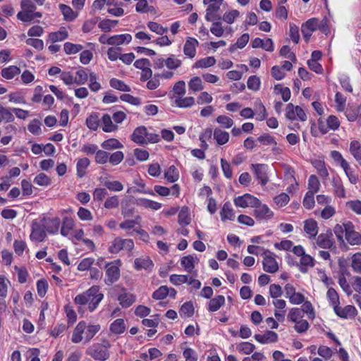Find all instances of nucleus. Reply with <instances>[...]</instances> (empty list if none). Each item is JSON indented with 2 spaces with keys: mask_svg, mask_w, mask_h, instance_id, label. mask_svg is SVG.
Masks as SVG:
<instances>
[{
  "mask_svg": "<svg viewBox=\"0 0 361 361\" xmlns=\"http://www.w3.org/2000/svg\"><path fill=\"white\" fill-rule=\"evenodd\" d=\"M255 348V345L249 342H242L237 346V349L239 352H242L246 355L252 353Z\"/></svg>",
  "mask_w": 361,
  "mask_h": 361,
  "instance_id": "62",
  "label": "nucleus"
},
{
  "mask_svg": "<svg viewBox=\"0 0 361 361\" xmlns=\"http://www.w3.org/2000/svg\"><path fill=\"white\" fill-rule=\"evenodd\" d=\"M100 325H86L85 331V342H89L94 335L100 330Z\"/></svg>",
  "mask_w": 361,
  "mask_h": 361,
  "instance_id": "48",
  "label": "nucleus"
},
{
  "mask_svg": "<svg viewBox=\"0 0 361 361\" xmlns=\"http://www.w3.org/2000/svg\"><path fill=\"white\" fill-rule=\"evenodd\" d=\"M333 187L334 190V193L336 196H338L340 198L345 197V190L342 183L341 180L339 178H334Z\"/></svg>",
  "mask_w": 361,
  "mask_h": 361,
  "instance_id": "38",
  "label": "nucleus"
},
{
  "mask_svg": "<svg viewBox=\"0 0 361 361\" xmlns=\"http://www.w3.org/2000/svg\"><path fill=\"white\" fill-rule=\"evenodd\" d=\"M135 269H145L151 271L154 267L152 261L149 257L136 258L134 262Z\"/></svg>",
  "mask_w": 361,
  "mask_h": 361,
  "instance_id": "19",
  "label": "nucleus"
},
{
  "mask_svg": "<svg viewBox=\"0 0 361 361\" xmlns=\"http://www.w3.org/2000/svg\"><path fill=\"white\" fill-rule=\"evenodd\" d=\"M135 212V207L130 202H123L121 205V214L124 217L132 216Z\"/></svg>",
  "mask_w": 361,
  "mask_h": 361,
  "instance_id": "59",
  "label": "nucleus"
},
{
  "mask_svg": "<svg viewBox=\"0 0 361 361\" xmlns=\"http://www.w3.org/2000/svg\"><path fill=\"white\" fill-rule=\"evenodd\" d=\"M349 151L354 159L361 165V143L357 140L351 141Z\"/></svg>",
  "mask_w": 361,
  "mask_h": 361,
  "instance_id": "23",
  "label": "nucleus"
},
{
  "mask_svg": "<svg viewBox=\"0 0 361 361\" xmlns=\"http://www.w3.org/2000/svg\"><path fill=\"white\" fill-rule=\"evenodd\" d=\"M132 40L130 34L117 35L111 37V45H121L124 43L128 44Z\"/></svg>",
  "mask_w": 361,
  "mask_h": 361,
  "instance_id": "32",
  "label": "nucleus"
},
{
  "mask_svg": "<svg viewBox=\"0 0 361 361\" xmlns=\"http://www.w3.org/2000/svg\"><path fill=\"white\" fill-rule=\"evenodd\" d=\"M174 102L179 108H188L194 105L195 99L192 97H178L175 99Z\"/></svg>",
  "mask_w": 361,
  "mask_h": 361,
  "instance_id": "43",
  "label": "nucleus"
},
{
  "mask_svg": "<svg viewBox=\"0 0 361 361\" xmlns=\"http://www.w3.org/2000/svg\"><path fill=\"white\" fill-rule=\"evenodd\" d=\"M226 31L228 33L233 32V30L231 27H226ZM210 32L216 37H221L224 35L225 30L222 27V24L221 22L216 21L212 24V26L210 27Z\"/></svg>",
  "mask_w": 361,
  "mask_h": 361,
  "instance_id": "24",
  "label": "nucleus"
},
{
  "mask_svg": "<svg viewBox=\"0 0 361 361\" xmlns=\"http://www.w3.org/2000/svg\"><path fill=\"white\" fill-rule=\"evenodd\" d=\"M178 177V172L174 166H171L165 173V178L171 183L176 181Z\"/></svg>",
  "mask_w": 361,
  "mask_h": 361,
  "instance_id": "57",
  "label": "nucleus"
},
{
  "mask_svg": "<svg viewBox=\"0 0 361 361\" xmlns=\"http://www.w3.org/2000/svg\"><path fill=\"white\" fill-rule=\"evenodd\" d=\"M326 296L330 302V304L334 307L339 305V297L337 292L332 288H329Z\"/></svg>",
  "mask_w": 361,
  "mask_h": 361,
  "instance_id": "56",
  "label": "nucleus"
},
{
  "mask_svg": "<svg viewBox=\"0 0 361 361\" xmlns=\"http://www.w3.org/2000/svg\"><path fill=\"white\" fill-rule=\"evenodd\" d=\"M216 63V59L213 56H208L197 61L193 68H206L214 66Z\"/></svg>",
  "mask_w": 361,
  "mask_h": 361,
  "instance_id": "34",
  "label": "nucleus"
},
{
  "mask_svg": "<svg viewBox=\"0 0 361 361\" xmlns=\"http://www.w3.org/2000/svg\"><path fill=\"white\" fill-rule=\"evenodd\" d=\"M317 247L330 250L335 247V240L331 230L329 229L324 233H320L316 238Z\"/></svg>",
  "mask_w": 361,
  "mask_h": 361,
  "instance_id": "5",
  "label": "nucleus"
},
{
  "mask_svg": "<svg viewBox=\"0 0 361 361\" xmlns=\"http://www.w3.org/2000/svg\"><path fill=\"white\" fill-rule=\"evenodd\" d=\"M346 233L345 239L348 243L351 245H361V233L355 231L353 225L351 222L346 223Z\"/></svg>",
  "mask_w": 361,
  "mask_h": 361,
  "instance_id": "12",
  "label": "nucleus"
},
{
  "mask_svg": "<svg viewBox=\"0 0 361 361\" xmlns=\"http://www.w3.org/2000/svg\"><path fill=\"white\" fill-rule=\"evenodd\" d=\"M169 294V288L166 286H160L152 294V298L156 300H161L165 298Z\"/></svg>",
  "mask_w": 361,
  "mask_h": 361,
  "instance_id": "61",
  "label": "nucleus"
},
{
  "mask_svg": "<svg viewBox=\"0 0 361 361\" xmlns=\"http://www.w3.org/2000/svg\"><path fill=\"white\" fill-rule=\"evenodd\" d=\"M121 261L116 260L109 263L106 265V279L105 283L107 285H111L117 281L120 278V267Z\"/></svg>",
  "mask_w": 361,
  "mask_h": 361,
  "instance_id": "4",
  "label": "nucleus"
},
{
  "mask_svg": "<svg viewBox=\"0 0 361 361\" xmlns=\"http://www.w3.org/2000/svg\"><path fill=\"white\" fill-rule=\"evenodd\" d=\"M146 127L141 126L136 128L133 134L131 135V140L140 145H145L147 144L146 137Z\"/></svg>",
  "mask_w": 361,
  "mask_h": 361,
  "instance_id": "16",
  "label": "nucleus"
},
{
  "mask_svg": "<svg viewBox=\"0 0 361 361\" xmlns=\"http://www.w3.org/2000/svg\"><path fill=\"white\" fill-rule=\"evenodd\" d=\"M125 329V322L122 319H116L110 326L111 331L115 334H121L124 332Z\"/></svg>",
  "mask_w": 361,
  "mask_h": 361,
  "instance_id": "41",
  "label": "nucleus"
},
{
  "mask_svg": "<svg viewBox=\"0 0 361 361\" xmlns=\"http://www.w3.org/2000/svg\"><path fill=\"white\" fill-rule=\"evenodd\" d=\"M118 23V21L117 20L104 19L99 23L98 27L102 31L108 32H110L113 27H116Z\"/></svg>",
  "mask_w": 361,
  "mask_h": 361,
  "instance_id": "39",
  "label": "nucleus"
},
{
  "mask_svg": "<svg viewBox=\"0 0 361 361\" xmlns=\"http://www.w3.org/2000/svg\"><path fill=\"white\" fill-rule=\"evenodd\" d=\"M133 247L134 243L133 240L123 239L117 237L111 242V245L109 247V251L110 253L116 254L123 249L127 251H131Z\"/></svg>",
  "mask_w": 361,
  "mask_h": 361,
  "instance_id": "3",
  "label": "nucleus"
},
{
  "mask_svg": "<svg viewBox=\"0 0 361 361\" xmlns=\"http://www.w3.org/2000/svg\"><path fill=\"white\" fill-rule=\"evenodd\" d=\"M74 221L71 218L65 217L63 219L62 226L61 228V234L67 236L71 231L73 228Z\"/></svg>",
  "mask_w": 361,
  "mask_h": 361,
  "instance_id": "44",
  "label": "nucleus"
},
{
  "mask_svg": "<svg viewBox=\"0 0 361 361\" xmlns=\"http://www.w3.org/2000/svg\"><path fill=\"white\" fill-rule=\"evenodd\" d=\"M178 221L180 225H189L191 222L190 210L188 207H183L178 214Z\"/></svg>",
  "mask_w": 361,
  "mask_h": 361,
  "instance_id": "30",
  "label": "nucleus"
},
{
  "mask_svg": "<svg viewBox=\"0 0 361 361\" xmlns=\"http://www.w3.org/2000/svg\"><path fill=\"white\" fill-rule=\"evenodd\" d=\"M318 226L315 220L307 219L304 223V231L309 235L310 238H315L318 233Z\"/></svg>",
  "mask_w": 361,
  "mask_h": 361,
  "instance_id": "20",
  "label": "nucleus"
},
{
  "mask_svg": "<svg viewBox=\"0 0 361 361\" xmlns=\"http://www.w3.org/2000/svg\"><path fill=\"white\" fill-rule=\"evenodd\" d=\"M254 216L258 221H267L274 216L273 212L267 205L261 203L259 200V204L254 207Z\"/></svg>",
  "mask_w": 361,
  "mask_h": 361,
  "instance_id": "6",
  "label": "nucleus"
},
{
  "mask_svg": "<svg viewBox=\"0 0 361 361\" xmlns=\"http://www.w3.org/2000/svg\"><path fill=\"white\" fill-rule=\"evenodd\" d=\"M198 259L193 255H187L181 259V265L188 273H191L195 268V264H197Z\"/></svg>",
  "mask_w": 361,
  "mask_h": 361,
  "instance_id": "21",
  "label": "nucleus"
},
{
  "mask_svg": "<svg viewBox=\"0 0 361 361\" xmlns=\"http://www.w3.org/2000/svg\"><path fill=\"white\" fill-rule=\"evenodd\" d=\"M137 204L145 207V208H150L154 210H158L161 207V204L148 200L145 198H140L137 200Z\"/></svg>",
  "mask_w": 361,
  "mask_h": 361,
  "instance_id": "35",
  "label": "nucleus"
},
{
  "mask_svg": "<svg viewBox=\"0 0 361 361\" xmlns=\"http://www.w3.org/2000/svg\"><path fill=\"white\" fill-rule=\"evenodd\" d=\"M251 166L254 171L255 178L259 180V183L262 185H265L269 181L267 165L264 164H253Z\"/></svg>",
  "mask_w": 361,
  "mask_h": 361,
  "instance_id": "11",
  "label": "nucleus"
},
{
  "mask_svg": "<svg viewBox=\"0 0 361 361\" xmlns=\"http://www.w3.org/2000/svg\"><path fill=\"white\" fill-rule=\"evenodd\" d=\"M351 267L356 273L361 274V253L357 252L352 257Z\"/></svg>",
  "mask_w": 361,
  "mask_h": 361,
  "instance_id": "55",
  "label": "nucleus"
},
{
  "mask_svg": "<svg viewBox=\"0 0 361 361\" xmlns=\"http://www.w3.org/2000/svg\"><path fill=\"white\" fill-rule=\"evenodd\" d=\"M83 49L81 44H73L71 42H66L63 46L64 51L67 54H75L80 51Z\"/></svg>",
  "mask_w": 361,
  "mask_h": 361,
  "instance_id": "50",
  "label": "nucleus"
},
{
  "mask_svg": "<svg viewBox=\"0 0 361 361\" xmlns=\"http://www.w3.org/2000/svg\"><path fill=\"white\" fill-rule=\"evenodd\" d=\"M220 215L222 221L234 219V213L230 202L224 203Z\"/></svg>",
  "mask_w": 361,
  "mask_h": 361,
  "instance_id": "31",
  "label": "nucleus"
},
{
  "mask_svg": "<svg viewBox=\"0 0 361 361\" xmlns=\"http://www.w3.org/2000/svg\"><path fill=\"white\" fill-rule=\"evenodd\" d=\"M124 159V154L121 151H116L112 154H109V161L113 166L118 165Z\"/></svg>",
  "mask_w": 361,
  "mask_h": 361,
  "instance_id": "58",
  "label": "nucleus"
},
{
  "mask_svg": "<svg viewBox=\"0 0 361 361\" xmlns=\"http://www.w3.org/2000/svg\"><path fill=\"white\" fill-rule=\"evenodd\" d=\"M110 344L108 341L104 340L102 343H94L86 350V354L93 359L99 361H105L109 357L108 351Z\"/></svg>",
  "mask_w": 361,
  "mask_h": 361,
  "instance_id": "2",
  "label": "nucleus"
},
{
  "mask_svg": "<svg viewBox=\"0 0 361 361\" xmlns=\"http://www.w3.org/2000/svg\"><path fill=\"white\" fill-rule=\"evenodd\" d=\"M225 303V298L223 295H217L210 300L208 304V310L209 312H216L220 309Z\"/></svg>",
  "mask_w": 361,
  "mask_h": 361,
  "instance_id": "27",
  "label": "nucleus"
},
{
  "mask_svg": "<svg viewBox=\"0 0 361 361\" xmlns=\"http://www.w3.org/2000/svg\"><path fill=\"white\" fill-rule=\"evenodd\" d=\"M240 16V12L238 10L233 9L230 11L226 12L223 15V20L228 23L232 24L235 22V19Z\"/></svg>",
  "mask_w": 361,
  "mask_h": 361,
  "instance_id": "52",
  "label": "nucleus"
},
{
  "mask_svg": "<svg viewBox=\"0 0 361 361\" xmlns=\"http://www.w3.org/2000/svg\"><path fill=\"white\" fill-rule=\"evenodd\" d=\"M255 338L261 343H274L278 340V335L272 331H267L264 334H255Z\"/></svg>",
  "mask_w": 361,
  "mask_h": 361,
  "instance_id": "17",
  "label": "nucleus"
},
{
  "mask_svg": "<svg viewBox=\"0 0 361 361\" xmlns=\"http://www.w3.org/2000/svg\"><path fill=\"white\" fill-rule=\"evenodd\" d=\"M112 117H111L109 114H104L102 118L103 127L102 130L104 132L110 133L116 131L118 129V126L116 124H114L112 122Z\"/></svg>",
  "mask_w": 361,
  "mask_h": 361,
  "instance_id": "28",
  "label": "nucleus"
},
{
  "mask_svg": "<svg viewBox=\"0 0 361 361\" xmlns=\"http://www.w3.org/2000/svg\"><path fill=\"white\" fill-rule=\"evenodd\" d=\"M302 317V310H300V308H292L288 314V319L293 322H296Z\"/></svg>",
  "mask_w": 361,
  "mask_h": 361,
  "instance_id": "60",
  "label": "nucleus"
},
{
  "mask_svg": "<svg viewBox=\"0 0 361 361\" xmlns=\"http://www.w3.org/2000/svg\"><path fill=\"white\" fill-rule=\"evenodd\" d=\"M214 139L219 145H223L229 140V133L220 128H215L213 133Z\"/></svg>",
  "mask_w": 361,
  "mask_h": 361,
  "instance_id": "22",
  "label": "nucleus"
},
{
  "mask_svg": "<svg viewBox=\"0 0 361 361\" xmlns=\"http://www.w3.org/2000/svg\"><path fill=\"white\" fill-rule=\"evenodd\" d=\"M118 300L123 308H127L135 302V296L130 293H123L119 295Z\"/></svg>",
  "mask_w": 361,
  "mask_h": 361,
  "instance_id": "26",
  "label": "nucleus"
},
{
  "mask_svg": "<svg viewBox=\"0 0 361 361\" xmlns=\"http://www.w3.org/2000/svg\"><path fill=\"white\" fill-rule=\"evenodd\" d=\"M110 86L116 90L123 92H130V87L125 84L122 80L116 78H112L109 81Z\"/></svg>",
  "mask_w": 361,
  "mask_h": 361,
  "instance_id": "47",
  "label": "nucleus"
},
{
  "mask_svg": "<svg viewBox=\"0 0 361 361\" xmlns=\"http://www.w3.org/2000/svg\"><path fill=\"white\" fill-rule=\"evenodd\" d=\"M234 203L236 207L245 208L254 207L259 204V199L250 194H245L234 199Z\"/></svg>",
  "mask_w": 361,
  "mask_h": 361,
  "instance_id": "10",
  "label": "nucleus"
},
{
  "mask_svg": "<svg viewBox=\"0 0 361 361\" xmlns=\"http://www.w3.org/2000/svg\"><path fill=\"white\" fill-rule=\"evenodd\" d=\"M88 79V73L86 70L83 68H80L75 73V77L74 78V82L78 85H84Z\"/></svg>",
  "mask_w": 361,
  "mask_h": 361,
  "instance_id": "45",
  "label": "nucleus"
},
{
  "mask_svg": "<svg viewBox=\"0 0 361 361\" xmlns=\"http://www.w3.org/2000/svg\"><path fill=\"white\" fill-rule=\"evenodd\" d=\"M87 290H93L92 294H90L87 302L89 310L93 312L102 300L104 295L99 291V286H97L91 287Z\"/></svg>",
  "mask_w": 361,
  "mask_h": 361,
  "instance_id": "8",
  "label": "nucleus"
},
{
  "mask_svg": "<svg viewBox=\"0 0 361 361\" xmlns=\"http://www.w3.org/2000/svg\"><path fill=\"white\" fill-rule=\"evenodd\" d=\"M34 183L39 186H48L51 184V178L44 173H40L34 178Z\"/></svg>",
  "mask_w": 361,
  "mask_h": 361,
  "instance_id": "51",
  "label": "nucleus"
},
{
  "mask_svg": "<svg viewBox=\"0 0 361 361\" xmlns=\"http://www.w3.org/2000/svg\"><path fill=\"white\" fill-rule=\"evenodd\" d=\"M180 316H185L187 317H190L194 314V307L190 302H185L180 309Z\"/></svg>",
  "mask_w": 361,
  "mask_h": 361,
  "instance_id": "53",
  "label": "nucleus"
},
{
  "mask_svg": "<svg viewBox=\"0 0 361 361\" xmlns=\"http://www.w3.org/2000/svg\"><path fill=\"white\" fill-rule=\"evenodd\" d=\"M300 264L302 267L300 268V271L302 273H305L307 270L304 267H314V260L310 255L305 253L300 258Z\"/></svg>",
  "mask_w": 361,
  "mask_h": 361,
  "instance_id": "49",
  "label": "nucleus"
},
{
  "mask_svg": "<svg viewBox=\"0 0 361 361\" xmlns=\"http://www.w3.org/2000/svg\"><path fill=\"white\" fill-rule=\"evenodd\" d=\"M90 161L89 159L84 157L79 159L77 161V176L79 178H82L86 173V169L90 166Z\"/></svg>",
  "mask_w": 361,
  "mask_h": 361,
  "instance_id": "29",
  "label": "nucleus"
},
{
  "mask_svg": "<svg viewBox=\"0 0 361 361\" xmlns=\"http://www.w3.org/2000/svg\"><path fill=\"white\" fill-rule=\"evenodd\" d=\"M342 169L344 170L349 181L352 184H356L358 181V176L354 173L349 164L348 162H343L342 164Z\"/></svg>",
  "mask_w": 361,
  "mask_h": 361,
  "instance_id": "40",
  "label": "nucleus"
},
{
  "mask_svg": "<svg viewBox=\"0 0 361 361\" xmlns=\"http://www.w3.org/2000/svg\"><path fill=\"white\" fill-rule=\"evenodd\" d=\"M198 41L193 37H188L183 47V53L190 59H193L196 55V48L198 47Z\"/></svg>",
  "mask_w": 361,
  "mask_h": 361,
  "instance_id": "15",
  "label": "nucleus"
},
{
  "mask_svg": "<svg viewBox=\"0 0 361 361\" xmlns=\"http://www.w3.org/2000/svg\"><path fill=\"white\" fill-rule=\"evenodd\" d=\"M188 87L190 90L196 92L202 91L204 89V85L201 78L198 76L193 77L188 82Z\"/></svg>",
  "mask_w": 361,
  "mask_h": 361,
  "instance_id": "42",
  "label": "nucleus"
},
{
  "mask_svg": "<svg viewBox=\"0 0 361 361\" xmlns=\"http://www.w3.org/2000/svg\"><path fill=\"white\" fill-rule=\"evenodd\" d=\"M86 329V323L85 322H80L77 326L75 327L71 341L74 343H78L82 341L83 337L82 334H85V331Z\"/></svg>",
  "mask_w": 361,
  "mask_h": 361,
  "instance_id": "18",
  "label": "nucleus"
},
{
  "mask_svg": "<svg viewBox=\"0 0 361 361\" xmlns=\"http://www.w3.org/2000/svg\"><path fill=\"white\" fill-rule=\"evenodd\" d=\"M312 164L321 178L324 180L328 178L329 172L324 161L315 159L312 161Z\"/></svg>",
  "mask_w": 361,
  "mask_h": 361,
  "instance_id": "25",
  "label": "nucleus"
},
{
  "mask_svg": "<svg viewBox=\"0 0 361 361\" xmlns=\"http://www.w3.org/2000/svg\"><path fill=\"white\" fill-rule=\"evenodd\" d=\"M182 65V61L180 59L175 58L173 55L168 57L166 59V66L169 69H176Z\"/></svg>",
  "mask_w": 361,
  "mask_h": 361,
  "instance_id": "64",
  "label": "nucleus"
},
{
  "mask_svg": "<svg viewBox=\"0 0 361 361\" xmlns=\"http://www.w3.org/2000/svg\"><path fill=\"white\" fill-rule=\"evenodd\" d=\"M102 147L106 150H111L116 149H121L123 147L122 143L116 138H110L104 140L102 145Z\"/></svg>",
  "mask_w": 361,
  "mask_h": 361,
  "instance_id": "33",
  "label": "nucleus"
},
{
  "mask_svg": "<svg viewBox=\"0 0 361 361\" xmlns=\"http://www.w3.org/2000/svg\"><path fill=\"white\" fill-rule=\"evenodd\" d=\"M216 121L219 123L223 128H230L233 125V121L232 118H229L225 115H220L216 118Z\"/></svg>",
  "mask_w": 361,
  "mask_h": 361,
  "instance_id": "63",
  "label": "nucleus"
},
{
  "mask_svg": "<svg viewBox=\"0 0 361 361\" xmlns=\"http://www.w3.org/2000/svg\"><path fill=\"white\" fill-rule=\"evenodd\" d=\"M263 269L268 273H275L279 270V265L274 257L273 253L269 250L264 252V259L262 262Z\"/></svg>",
  "mask_w": 361,
  "mask_h": 361,
  "instance_id": "7",
  "label": "nucleus"
},
{
  "mask_svg": "<svg viewBox=\"0 0 361 361\" xmlns=\"http://www.w3.org/2000/svg\"><path fill=\"white\" fill-rule=\"evenodd\" d=\"M59 8L64 16L65 20L71 21L77 17V14L69 6L60 4Z\"/></svg>",
  "mask_w": 361,
  "mask_h": 361,
  "instance_id": "46",
  "label": "nucleus"
},
{
  "mask_svg": "<svg viewBox=\"0 0 361 361\" xmlns=\"http://www.w3.org/2000/svg\"><path fill=\"white\" fill-rule=\"evenodd\" d=\"M41 222L45 231L50 234L56 233L61 224L59 218H43Z\"/></svg>",
  "mask_w": 361,
  "mask_h": 361,
  "instance_id": "13",
  "label": "nucleus"
},
{
  "mask_svg": "<svg viewBox=\"0 0 361 361\" xmlns=\"http://www.w3.org/2000/svg\"><path fill=\"white\" fill-rule=\"evenodd\" d=\"M334 310L339 317L343 319L354 317L357 312L356 308L353 305H347L345 307H341L338 305Z\"/></svg>",
  "mask_w": 361,
  "mask_h": 361,
  "instance_id": "14",
  "label": "nucleus"
},
{
  "mask_svg": "<svg viewBox=\"0 0 361 361\" xmlns=\"http://www.w3.org/2000/svg\"><path fill=\"white\" fill-rule=\"evenodd\" d=\"M20 73V70L18 67L16 66H10L7 68H3L1 71V75L3 78L11 80L15 76L19 75Z\"/></svg>",
  "mask_w": 361,
  "mask_h": 361,
  "instance_id": "36",
  "label": "nucleus"
},
{
  "mask_svg": "<svg viewBox=\"0 0 361 361\" xmlns=\"http://www.w3.org/2000/svg\"><path fill=\"white\" fill-rule=\"evenodd\" d=\"M47 236L46 231L42 224L37 221H33L32 223V232L30 235L32 241L42 242Z\"/></svg>",
  "mask_w": 361,
  "mask_h": 361,
  "instance_id": "9",
  "label": "nucleus"
},
{
  "mask_svg": "<svg viewBox=\"0 0 361 361\" xmlns=\"http://www.w3.org/2000/svg\"><path fill=\"white\" fill-rule=\"evenodd\" d=\"M320 183L315 175H311L308 180V189L309 192H312V193H316L319 190Z\"/></svg>",
  "mask_w": 361,
  "mask_h": 361,
  "instance_id": "54",
  "label": "nucleus"
},
{
  "mask_svg": "<svg viewBox=\"0 0 361 361\" xmlns=\"http://www.w3.org/2000/svg\"><path fill=\"white\" fill-rule=\"evenodd\" d=\"M68 37V33L65 28L61 29L60 30L54 32H51L48 39L51 42H60L66 39Z\"/></svg>",
  "mask_w": 361,
  "mask_h": 361,
  "instance_id": "37",
  "label": "nucleus"
},
{
  "mask_svg": "<svg viewBox=\"0 0 361 361\" xmlns=\"http://www.w3.org/2000/svg\"><path fill=\"white\" fill-rule=\"evenodd\" d=\"M20 6L22 11L18 12L17 18L23 22H30L42 16V13L36 11V6L31 0H22Z\"/></svg>",
  "mask_w": 361,
  "mask_h": 361,
  "instance_id": "1",
  "label": "nucleus"
}]
</instances>
